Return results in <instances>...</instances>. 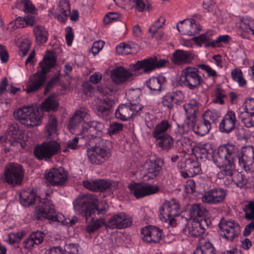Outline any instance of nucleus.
Instances as JSON below:
<instances>
[{"instance_id": "f257e3e1", "label": "nucleus", "mask_w": 254, "mask_h": 254, "mask_svg": "<svg viewBox=\"0 0 254 254\" xmlns=\"http://www.w3.org/2000/svg\"><path fill=\"white\" fill-rule=\"evenodd\" d=\"M104 128L103 123L90 121L83 123L78 135L85 140L87 147L86 153L89 161L92 164L99 165L110 156V142L101 138L91 133L94 131L101 132Z\"/></svg>"}, {"instance_id": "f03ea898", "label": "nucleus", "mask_w": 254, "mask_h": 254, "mask_svg": "<svg viewBox=\"0 0 254 254\" xmlns=\"http://www.w3.org/2000/svg\"><path fill=\"white\" fill-rule=\"evenodd\" d=\"M73 205L76 212L85 217L86 223H91L86 227V231L88 233H93L105 224L103 219H98L93 222L97 214H104L108 209L106 202H99L95 195H80L73 201Z\"/></svg>"}, {"instance_id": "7ed1b4c3", "label": "nucleus", "mask_w": 254, "mask_h": 254, "mask_svg": "<svg viewBox=\"0 0 254 254\" xmlns=\"http://www.w3.org/2000/svg\"><path fill=\"white\" fill-rule=\"evenodd\" d=\"M59 107V103L54 96L48 97L42 103L41 109L32 106H23L13 112L14 118L27 127L39 126L42 123L43 111H55Z\"/></svg>"}, {"instance_id": "20e7f679", "label": "nucleus", "mask_w": 254, "mask_h": 254, "mask_svg": "<svg viewBox=\"0 0 254 254\" xmlns=\"http://www.w3.org/2000/svg\"><path fill=\"white\" fill-rule=\"evenodd\" d=\"M56 63V59L54 55L50 53L46 55L39 63L41 70L30 77L24 90L27 93L37 91L44 84L46 74L54 66Z\"/></svg>"}, {"instance_id": "39448f33", "label": "nucleus", "mask_w": 254, "mask_h": 254, "mask_svg": "<svg viewBox=\"0 0 254 254\" xmlns=\"http://www.w3.org/2000/svg\"><path fill=\"white\" fill-rule=\"evenodd\" d=\"M97 90L102 96H107L104 99H100L96 105L97 115L103 118L109 114L112 108L114 101L112 93L115 92L116 90L111 85L103 84L98 86Z\"/></svg>"}, {"instance_id": "423d86ee", "label": "nucleus", "mask_w": 254, "mask_h": 254, "mask_svg": "<svg viewBox=\"0 0 254 254\" xmlns=\"http://www.w3.org/2000/svg\"><path fill=\"white\" fill-rule=\"evenodd\" d=\"M181 84L190 90L198 88L203 80L199 69L194 66H187L183 69L180 75Z\"/></svg>"}, {"instance_id": "0eeeda50", "label": "nucleus", "mask_w": 254, "mask_h": 254, "mask_svg": "<svg viewBox=\"0 0 254 254\" xmlns=\"http://www.w3.org/2000/svg\"><path fill=\"white\" fill-rule=\"evenodd\" d=\"M179 202L176 199L165 201L159 209L161 221L174 227L176 225L175 217L179 215Z\"/></svg>"}, {"instance_id": "6e6552de", "label": "nucleus", "mask_w": 254, "mask_h": 254, "mask_svg": "<svg viewBox=\"0 0 254 254\" xmlns=\"http://www.w3.org/2000/svg\"><path fill=\"white\" fill-rule=\"evenodd\" d=\"M3 174L4 180L8 185L19 186L23 180L24 171L20 165L9 163L5 166Z\"/></svg>"}, {"instance_id": "1a4fd4ad", "label": "nucleus", "mask_w": 254, "mask_h": 254, "mask_svg": "<svg viewBox=\"0 0 254 254\" xmlns=\"http://www.w3.org/2000/svg\"><path fill=\"white\" fill-rule=\"evenodd\" d=\"M61 148L60 144L56 141L44 142L37 145L34 154L39 160H48L57 154Z\"/></svg>"}, {"instance_id": "9d476101", "label": "nucleus", "mask_w": 254, "mask_h": 254, "mask_svg": "<svg viewBox=\"0 0 254 254\" xmlns=\"http://www.w3.org/2000/svg\"><path fill=\"white\" fill-rule=\"evenodd\" d=\"M238 153V148L235 144L231 143L222 144L218 147L213 161H217L219 164H223L224 161L234 162Z\"/></svg>"}, {"instance_id": "9b49d317", "label": "nucleus", "mask_w": 254, "mask_h": 254, "mask_svg": "<svg viewBox=\"0 0 254 254\" xmlns=\"http://www.w3.org/2000/svg\"><path fill=\"white\" fill-rule=\"evenodd\" d=\"M220 235L228 241H232L241 233L240 225L233 220L221 219L219 223Z\"/></svg>"}, {"instance_id": "f8f14e48", "label": "nucleus", "mask_w": 254, "mask_h": 254, "mask_svg": "<svg viewBox=\"0 0 254 254\" xmlns=\"http://www.w3.org/2000/svg\"><path fill=\"white\" fill-rule=\"evenodd\" d=\"M208 220L201 218L199 220H192L188 223L183 229L184 233L188 237H199L205 233V226L208 227Z\"/></svg>"}, {"instance_id": "ddd939ff", "label": "nucleus", "mask_w": 254, "mask_h": 254, "mask_svg": "<svg viewBox=\"0 0 254 254\" xmlns=\"http://www.w3.org/2000/svg\"><path fill=\"white\" fill-rule=\"evenodd\" d=\"M237 157L240 166L246 172L254 170V147L248 146L243 148Z\"/></svg>"}, {"instance_id": "4468645a", "label": "nucleus", "mask_w": 254, "mask_h": 254, "mask_svg": "<svg viewBox=\"0 0 254 254\" xmlns=\"http://www.w3.org/2000/svg\"><path fill=\"white\" fill-rule=\"evenodd\" d=\"M168 61L164 59L158 60L156 57H151L142 61H138L132 64L130 68L134 71L142 69L145 72H148L165 65Z\"/></svg>"}, {"instance_id": "2eb2a0df", "label": "nucleus", "mask_w": 254, "mask_h": 254, "mask_svg": "<svg viewBox=\"0 0 254 254\" xmlns=\"http://www.w3.org/2000/svg\"><path fill=\"white\" fill-rule=\"evenodd\" d=\"M128 188L130 193L133 194L136 198L151 195L159 191V188L157 186L134 182L130 184Z\"/></svg>"}, {"instance_id": "dca6fc26", "label": "nucleus", "mask_w": 254, "mask_h": 254, "mask_svg": "<svg viewBox=\"0 0 254 254\" xmlns=\"http://www.w3.org/2000/svg\"><path fill=\"white\" fill-rule=\"evenodd\" d=\"M142 107L140 104L129 103L121 105L115 111L116 117L122 121H127L140 111Z\"/></svg>"}, {"instance_id": "f3484780", "label": "nucleus", "mask_w": 254, "mask_h": 254, "mask_svg": "<svg viewBox=\"0 0 254 254\" xmlns=\"http://www.w3.org/2000/svg\"><path fill=\"white\" fill-rule=\"evenodd\" d=\"M132 218L124 212L113 215L107 221V226L111 229H125L131 226Z\"/></svg>"}, {"instance_id": "a211bd4d", "label": "nucleus", "mask_w": 254, "mask_h": 254, "mask_svg": "<svg viewBox=\"0 0 254 254\" xmlns=\"http://www.w3.org/2000/svg\"><path fill=\"white\" fill-rule=\"evenodd\" d=\"M46 180L53 186H61L67 180V175L62 167L52 168L45 174Z\"/></svg>"}, {"instance_id": "6ab92c4d", "label": "nucleus", "mask_w": 254, "mask_h": 254, "mask_svg": "<svg viewBox=\"0 0 254 254\" xmlns=\"http://www.w3.org/2000/svg\"><path fill=\"white\" fill-rule=\"evenodd\" d=\"M163 236L162 230L159 228L147 226L142 228L141 232L142 240L149 243H158Z\"/></svg>"}, {"instance_id": "aec40b11", "label": "nucleus", "mask_w": 254, "mask_h": 254, "mask_svg": "<svg viewBox=\"0 0 254 254\" xmlns=\"http://www.w3.org/2000/svg\"><path fill=\"white\" fill-rule=\"evenodd\" d=\"M177 29L184 35H194L201 30V26L193 19H184L179 22Z\"/></svg>"}, {"instance_id": "412c9836", "label": "nucleus", "mask_w": 254, "mask_h": 254, "mask_svg": "<svg viewBox=\"0 0 254 254\" xmlns=\"http://www.w3.org/2000/svg\"><path fill=\"white\" fill-rule=\"evenodd\" d=\"M195 57V55L191 51L178 49L173 53L171 60L175 64L181 65L191 64Z\"/></svg>"}, {"instance_id": "4be33fe9", "label": "nucleus", "mask_w": 254, "mask_h": 254, "mask_svg": "<svg viewBox=\"0 0 254 254\" xmlns=\"http://www.w3.org/2000/svg\"><path fill=\"white\" fill-rule=\"evenodd\" d=\"M237 121L235 112L232 111H228L219 124L220 131L230 133L235 128Z\"/></svg>"}, {"instance_id": "5701e85b", "label": "nucleus", "mask_w": 254, "mask_h": 254, "mask_svg": "<svg viewBox=\"0 0 254 254\" xmlns=\"http://www.w3.org/2000/svg\"><path fill=\"white\" fill-rule=\"evenodd\" d=\"M226 195L225 190L220 188L214 189L204 193L202 201L209 204H217L223 201Z\"/></svg>"}, {"instance_id": "b1692460", "label": "nucleus", "mask_w": 254, "mask_h": 254, "mask_svg": "<svg viewBox=\"0 0 254 254\" xmlns=\"http://www.w3.org/2000/svg\"><path fill=\"white\" fill-rule=\"evenodd\" d=\"M163 161L160 158L147 161L145 165L146 177L148 179H153L158 176L161 170Z\"/></svg>"}, {"instance_id": "393cba45", "label": "nucleus", "mask_w": 254, "mask_h": 254, "mask_svg": "<svg viewBox=\"0 0 254 254\" xmlns=\"http://www.w3.org/2000/svg\"><path fill=\"white\" fill-rule=\"evenodd\" d=\"M133 74L122 66H118L114 69L111 74L112 81L117 84H121L129 79Z\"/></svg>"}, {"instance_id": "a878e982", "label": "nucleus", "mask_w": 254, "mask_h": 254, "mask_svg": "<svg viewBox=\"0 0 254 254\" xmlns=\"http://www.w3.org/2000/svg\"><path fill=\"white\" fill-rule=\"evenodd\" d=\"M213 148L211 144L206 143L198 144L192 149V153L196 158L201 159H208L212 156Z\"/></svg>"}, {"instance_id": "bb28decb", "label": "nucleus", "mask_w": 254, "mask_h": 254, "mask_svg": "<svg viewBox=\"0 0 254 254\" xmlns=\"http://www.w3.org/2000/svg\"><path fill=\"white\" fill-rule=\"evenodd\" d=\"M54 206L51 200L47 199H43L40 201L38 212V217L41 219L42 218H48L54 213Z\"/></svg>"}, {"instance_id": "cd10ccee", "label": "nucleus", "mask_w": 254, "mask_h": 254, "mask_svg": "<svg viewBox=\"0 0 254 254\" xmlns=\"http://www.w3.org/2000/svg\"><path fill=\"white\" fill-rule=\"evenodd\" d=\"M45 237V233L42 231L34 232L24 241L23 246L27 249H31L35 245L41 244Z\"/></svg>"}, {"instance_id": "c85d7f7f", "label": "nucleus", "mask_w": 254, "mask_h": 254, "mask_svg": "<svg viewBox=\"0 0 254 254\" xmlns=\"http://www.w3.org/2000/svg\"><path fill=\"white\" fill-rule=\"evenodd\" d=\"M172 126L167 120H163L156 125L152 132V136L156 139L161 138L166 135H168V131Z\"/></svg>"}, {"instance_id": "c756f323", "label": "nucleus", "mask_w": 254, "mask_h": 254, "mask_svg": "<svg viewBox=\"0 0 254 254\" xmlns=\"http://www.w3.org/2000/svg\"><path fill=\"white\" fill-rule=\"evenodd\" d=\"M217 167L222 170L217 173V177L219 179H224L225 177L233 176L235 174L234 164L232 161H224L223 164H219L217 161H214Z\"/></svg>"}, {"instance_id": "7c9ffc66", "label": "nucleus", "mask_w": 254, "mask_h": 254, "mask_svg": "<svg viewBox=\"0 0 254 254\" xmlns=\"http://www.w3.org/2000/svg\"><path fill=\"white\" fill-rule=\"evenodd\" d=\"M166 78L163 76L152 77L146 82V85L153 94H157L162 90Z\"/></svg>"}, {"instance_id": "2f4dec72", "label": "nucleus", "mask_w": 254, "mask_h": 254, "mask_svg": "<svg viewBox=\"0 0 254 254\" xmlns=\"http://www.w3.org/2000/svg\"><path fill=\"white\" fill-rule=\"evenodd\" d=\"M57 10L58 20L61 22L64 23L70 13L69 2L66 0H60Z\"/></svg>"}, {"instance_id": "473e14b6", "label": "nucleus", "mask_w": 254, "mask_h": 254, "mask_svg": "<svg viewBox=\"0 0 254 254\" xmlns=\"http://www.w3.org/2000/svg\"><path fill=\"white\" fill-rule=\"evenodd\" d=\"M78 246L77 244H69L65 246V251L61 247H55L49 249L46 252V254H78Z\"/></svg>"}, {"instance_id": "72a5a7b5", "label": "nucleus", "mask_w": 254, "mask_h": 254, "mask_svg": "<svg viewBox=\"0 0 254 254\" xmlns=\"http://www.w3.org/2000/svg\"><path fill=\"white\" fill-rule=\"evenodd\" d=\"M38 198L37 194L32 190H23L19 194L20 202L25 206L33 204Z\"/></svg>"}, {"instance_id": "f704fd0d", "label": "nucleus", "mask_w": 254, "mask_h": 254, "mask_svg": "<svg viewBox=\"0 0 254 254\" xmlns=\"http://www.w3.org/2000/svg\"><path fill=\"white\" fill-rule=\"evenodd\" d=\"M185 168L186 170L190 171V174H192L194 176L200 174L201 172L200 164L198 161V158H196L194 155L186 159Z\"/></svg>"}, {"instance_id": "c9c22d12", "label": "nucleus", "mask_w": 254, "mask_h": 254, "mask_svg": "<svg viewBox=\"0 0 254 254\" xmlns=\"http://www.w3.org/2000/svg\"><path fill=\"white\" fill-rule=\"evenodd\" d=\"M198 245L193 254H216L212 244L203 238L199 240Z\"/></svg>"}, {"instance_id": "e433bc0d", "label": "nucleus", "mask_w": 254, "mask_h": 254, "mask_svg": "<svg viewBox=\"0 0 254 254\" xmlns=\"http://www.w3.org/2000/svg\"><path fill=\"white\" fill-rule=\"evenodd\" d=\"M199 103L194 99L190 100L183 106L186 116L188 118H196L199 111Z\"/></svg>"}, {"instance_id": "4c0bfd02", "label": "nucleus", "mask_w": 254, "mask_h": 254, "mask_svg": "<svg viewBox=\"0 0 254 254\" xmlns=\"http://www.w3.org/2000/svg\"><path fill=\"white\" fill-rule=\"evenodd\" d=\"M33 32L37 43L39 44H44L48 40V31L43 25H37L33 29Z\"/></svg>"}, {"instance_id": "58836bf2", "label": "nucleus", "mask_w": 254, "mask_h": 254, "mask_svg": "<svg viewBox=\"0 0 254 254\" xmlns=\"http://www.w3.org/2000/svg\"><path fill=\"white\" fill-rule=\"evenodd\" d=\"M87 115V112L83 110H79L76 111L70 120L69 123L70 128L73 130L75 129L80 124L83 123Z\"/></svg>"}, {"instance_id": "ea45409f", "label": "nucleus", "mask_w": 254, "mask_h": 254, "mask_svg": "<svg viewBox=\"0 0 254 254\" xmlns=\"http://www.w3.org/2000/svg\"><path fill=\"white\" fill-rule=\"evenodd\" d=\"M8 136L12 145H16L17 143L21 144V141L23 138V134L22 131L18 128L17 125L11 126L9 127Z\"/></svg>"}, {"instance_id": "a19ab883", "label": "nucleus", "mask_w": 254, "mask_h": 254, "mask_svg": "<svg viewBox=\"0 0 254 254\" xmlns=\"http://www.w3.org/2000/svg\"><path fill=\"white\" fill-rule=\"evenodd\" d=\"M239 119L250 131H254V114L248 111L242 112L239 115Z\"/></svg>"}, {"instance_id": "79ce46f5", "label": "nucleus", "mask_w": 254, "mask_h": 254, "mask_svg": "<svg viewBox=\"0 0 254 254\" xmlns=\"http://www.w3.org/2000/svg\"><path fill=\"white\" fill-rule=\"evenodd\" d=\"M211 34L210 32H206L202 34L199 36L194 37L192 38L193 42L201 46L204 44L205 47H215L216 45L214 42H210Z\"/></svg>"}, {"instance_id": "37998d69", "label": "nucleus", "mask_w": 254, "mask_h": 254, "mask_svg": "<svg viewBox=\"0 0 254 254\" xmlns=\"http://www.w3.org/2000/svg\"><path fill=\"white\" fill-rule=\"evenodd\" d=\"M157 141L156 146L163 150H168L174 145V140L173 137L170 135H166L161 138L155 139Z\"/></svg>"}, {"instance_id": "c03bdc74", "label": "nucleus", "mask_w": 254, "mask_h": 254, "mask_svg": "<svg viewBox=\"0 0 254 254\" xmlns=\"http://www.w3.org/2000/svg\"><path fill=\"white\" fill-rule=\"evenodd\" d=\"M211 128L210 123L203 120L197 124L194 129V133L199 136H204L209 132Z\"/></svg>"}, {"instance_id": "a18cd8bd", "label": "nucleus", "mask_w": 254, "mask_h": 254, "mask_svg": "<svg viewBox=\"0 0 254 254\" xmlns=\"http://www.w3.org/2000/svg\"><path fill=\"white\" fill-rule=\"evenodd\" d=\"M205 209L200 204H193L190 210V215L192 220L201 218L204 214Z\"/></svg>"}, {"instance_id": "49530a36", "label": "nucleus", "mask_w": 254, "mask_h": 254, "mask_svg": "<svg viewBox=\"0 0 254 254\" xmlns=\"http://www.w3.org/2000/svg\"><path fill=\"white\" fill-rule=\"evenodd\" d=\"M231 75L233 80L237 82L239 86L243 87L246 84V81L244 78L243 72L240 69L236 68L233 69Z\"/></svg>"}, {"instance_id": "de8ad7c7", "label": "nucleus", "mask_w": 254, "mask_h": 254, "mask_svg": "<svg viewBox=\"0 0 254 254\" xmlns=\"http://www.w3.org/2000/svg\"><path fill=\"white\" fill-rule=\"evenodd\" d=\"M233 183L237 187L242 188L247 184L248 180L242 172H236L233 175Z\"/></svg>"}, {"instance_id": "09e8293b", "label": "nucleus", "mask_w": 254, "mask_h": 254, "mask_svg": "<svg viewBox=\"0 0 254 254\" xmlns=\"http://www.w3.org/2000/svg\"><path fill=\"white\" fill-rule=\"evenodd\" d=\"M133 44L131 43L125 44L121 43L116 47L117 53L119 55H127L132 53L131 50Z\"/></svg>"}, {"instance_id": "8fccbe9b", "label": "nucleus", "mask_w": 254, "mask_h": 254, "mask_svg": "<svg viewBox=\"0 0 254 254\" xmlns=\"http://www.w3.org/2000/svg\"><path fill=\"white\" fill-rule=\"evenodd\" d=\"M165 22V19L163 17H160L158 19L155 21L150 27L148 32L152 38L154 37L158 29L162 27Z\"/></svg>"}, {"instance_id": "3c124183", "label": "nucleus", "mask_w": 254, "mask_h": 254, "mask_svg": "<svg viewBox=\"0 0 254 254\" xmlns=\"http://www.w3.org/2000/svg\"><path fill=\"white\" fill-rule=\"evenodd\" d=\"M195 123V118H188L187 117L182 125V127L187 133L191 130H193L194 132Z\"/></svg>"}, {"instance_id": "603ef678", "label": "nucleus", "mask_w": 254, "mask_h": 254, "mask_svg": "<svg viewBox=\"0 0 254 254\" xmlns=\"http://www.w3.org/2000/svg\"><path fill=\"white\" fill-rule=\"evenodd\" d=\"M243 209L245 212V218L247 220H254V202H249L244 206Z\"/></svg>"}, {"instance_id": "864d4df0", "label": "nucleus", "mask_w": 254, "mask_h": 254, "mask_svg": "<svg viewBox=\"0 0 254 254\" xmlns=\"http://www.w3.org/2000/svg\"><path fill=\"white\" fill-rule=\"evenodd\" d=\"M21 2L23 6V11L25 13L37 14V9L30 0H22Z\"/></svg>"}, {"instance_id": "5fc2aeb1", "label": "nucleus", "mask_w": 254, "mask_h": 254, "mask_svg": "<svg viewBox=\"0 0 254 254\" xmlns=\"http://www.w3.org/2000/svg\"><path fill=\"white\" fill-rule=\"evenodd\" d=\"M57 127V120L54 116L51 115L49 117V123L46 126V130L48 133L47 135L50 136L54 133Z\"/></svg>"}, {"instance_id": "6e6d98bb", "label": "nucleus", "mask_w": 254, "mask_h": 254, "mask_svg": "<svg viewBox=\"0 0 254 254\" xmlns=\"http://www.w3.org/2000/svg\"><path fill=\"white\" fill-rule=\"evenodd\" d=\"M219 117L218 113L215 110H207L203 115V120L210 123V125L217 119Z\"/></svg>"}, {"instance_id": "4d7b16f0", "label": "nucleus", "mask_w": 254, "mask_h": 254, "mask_svg": "<svg viewBox=\"0 0 254 254\" xmlns=\"http://www.w3.org/2000/svg\"><path fill=\"white\" fill-rule=\"evenodd\" d=\"M31 44V41L28 39H25L21 42L19 50V55L21 58L27 55L30 49Z\"/></svg>"}, {"instance_id": "13d9d810", "label": "nucleus", "mask_w": 254, "mask_h": 254, "mask_svg": "<svg viewBox=\"0 0 254 254\" xmlns=\"http://www.w3.org/2000/svg\"><path fill=\"white\" fill-rule=\"evenodd\" d=\"M161 102L164 107L169 110L172 109L175 105L171 93H168L163 96Z\"/></svg>"}, {"instance_id": "bf43d9fd", "label": "nucleus", "mask_w": 254, "mask_h": 254, "mask_svg": "<svg viewBox=\"0 0 254 254\" xmlns=\"http://www.w3.org/2000/svg\"><path fill=\"white\" fill-rule=\"evenodd\" d=\"M123 129V125L117 122H112L110 124L108 129V133L110 135L116 134L120 132Z\"/></svg>"}, {"instance_id": "052dcab7", "label": "nucleus", "mask_w": 254, "mask_h": 254, "mask_svg": "<svg viewBox=\"0 0 254 254\" xmlns=\"http://www.w3.org/2000/svg\"><path fill=\"white\" fill-rule=\"evenodd\" d=\"M79 139H83V138H81L79 137H75L71 140H70L68 141L67 144L65 147V148L63 149V151L64 152H67L69 151L70 149L71 150H76L79 148V145H78V143Z\"/></svg>"}, {"instance_id": "680f3d73", "label": "nucleus", "mask_w": 254, "mask_h": 254, "mask_svg": "<svg viewBox=\"0 0 254 254\" xmlns=\"http://www.w3.org/2000/svg\"><path fill=\"white\" fill-rule=\"evenodd\" d=\"M25 234L24 231H21L16 233H10L8 235V242L10 244H13L19 242L23 237Z\"/></svg>"}, {"instance_id": "e2e57ef3", "label": "nucleus", "mask_w": 254, "mask_h": 254, "mask_svg": "<svg viewBox=\"0 0 254 254\" xmlns=\"http://www.w3.org/2000/svg\"><path fill=\"white\" fill-rule=\"evenodd\" d=\"M48 219L64 225H66L67 223V219L64 218V216L61 213H56L55 211H54V213L51 215Z\"/></svg>"}, {"instance_id": "0e129e2a", "label": "nucleus", "mask_w": 254, "mask_h": 254, "mask_svg": "<svg viewBox=\"0 0 254 254\" xmlns=\"http://www.w3.org/2000/svg\"><path fill=\"white\" fill-rule=\"evenodd\" d=\"M254 24V20H244L240 22V27L245 32L250 33Z\"/></svg>"}, {"instance_id": "69168bd1", "label": "nucleus", "mask_w": 254, "mask_h": 254, "mask_svg": "<svg viewBox=\"0 0 254 254\" xmlns=\"http://www.w3.org/2000/svg\"><path fill=\"white\" fill-rule=\"evenodd\" d=\"M215 98L214 100L215 103H219L221 105L224 103L223 98L226 96L224 90L221 88L217 87L215 91Z\"/></svg>"}, {"instance_id": "338daca9", "label": "nucleus", "mask_w": 254, "mask_h": 254, "mask_svg": "<svg viewBox=\"0 0 254 254\" xmlns=\"http://www.w3.org/2000/svg\"><path fill=\"white\" fill-rule=\"evenodd\" d=\"M171 94L172 97H173V100L175 104L178 105L184 102L185 100V95L182 91L177 90Z\"/></svg>"}, {"instance_id": "774afa93", "label": "nucleus", "mask_w": 254, "mask_h": 254, "mask_svg": "<svg viewBox=\"0 0 254 254\" xmlns=\"http://www.w3.org/2000/svg\"><path fill=\"white\" fill-rule=\"evenodd\" d=\"M198 67H200L201 69L205 71L207 73V76L208 77L215 78L219 76L217 72L215 70L213 69L209 65L201 64L198 65Z\"/></svg>"}]
</instances>
